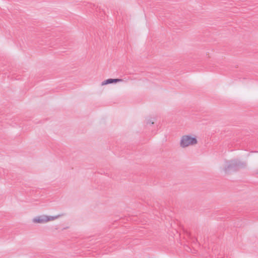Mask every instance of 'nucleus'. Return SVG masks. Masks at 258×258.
I'll return each mask as SVG.
<instances>
[{
    "mask_svg": "<svg viewBox=\"0 0 258 258\" xmlns=\"http://www.w3.org/2000/svg\"><path fill=\"white\" fill-rule=\"evenodd\" d=\"M123 80L121 79H108L101 83V85H106L107 84H112V83H116L118 82H122Z\"/></svg>",
    "mask_w": 258,
    "mask_h": 258,
    "instance_id": "obj_4",
    "label": "nucleus"
},
{
    "mask_svg": "<svg viewBox=\"0 0 258 258\" xmlns=\"http://www.w3.org/2000/svg\"><path fill=\"white\" fill-rule=\"evenodd\" d=\"M60 215L56 216H48L46 215H41L34 218L32 221L34 223H44L49 221H52L58 218Z\"/></svg>",
    "mask_w": 258,
    "mask_h": 258,
    "instance_id": "obj_3",
    "label": "nucleus"
},
{
    "mask_svg": "<svg viewBox=\"0 0 258 258\" xmlns=\"http://www.w3.org/2000/svg\"><path fill=\"white\" fill-rule=\"evenodd\" d=\"M198 141L196 137H192L190 135H184L181 138L180 145L182 148H185L196 145Z\"/></svg>",
    "mask_w": 258,
    "mask_h": 258,
    "instance_id": "obj_2",
    "label": "nucleus"
},
{
    "mask_svg": "<svg viewBox=\"0 0 258 258\" xmlns=\"http://www.w3.org/2000/svg\"><path fill=\"white\" fill-rule=\"evenodd\" d=\"M154 123V122L151 121V120H148L147 122V124H153Z\"/></svg>",
    "mask_w": 258,
    "mask_h": 258,
    "instance_id": "obj_5",
    "label": "nucleus"
},
{
    "mask_svg": "<svg viewBox=\"0 0 258 258\" xmlns=\"http://www.w3.org/2000/svg\"><path fill=\"white\" fill-rule=\"evenodd\" d=\"M246 167V163L241 162L237 159H233L226 161V165L224 168V171L226 174H230L232 172H236L240 169Z\"/></svg>",
    "mask_w": 258,
    "mask_h": 258,
    "instance_id": "obj_1",
    "label": "nucleus"
}]
</instances>
